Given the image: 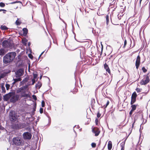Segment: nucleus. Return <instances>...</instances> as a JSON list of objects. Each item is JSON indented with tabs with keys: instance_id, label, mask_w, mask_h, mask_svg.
<instances>
[{
	"instance_id": "f257e3e1",
	"label": "nucleus",
	"mask_w": 150,
	"mask_h": 150,
	"mask_svg": "<svg viewBox=\"0 0 150 150\" xmlns=\"http://www.w3.org/2000/svg\"><path fill=\"white\" fill-rule=\"evenodd\" d=\"M29 84L26 85L18 89L16 91L17 93H21V97H30V95L28 92V87Z\"/></svg>"
},
{
	"instance_id": "f03ea898",
	"label": "nucleus",
	"mask_w": 150,
	"mask_h": 150,
	"mask_svg": "<svg viewBox=\"0 0 150 150\" xmlns=\"http://www.w3.org/2000/svg\"><path fill=\"white\" fill-rule=\"evenodd\" d=\"M16 56L15 52H11L6 54L3 58V62L5 64H7L12 61Z\"/></svg>"
},
{
	"instance_id": "7ed1b4c3",
	"label": "nucleus",
	"mask_w": 150,
	"mask_h": 150,
	"mask_svg": "<svg viewBox=\"0 0 150 150\" xmlns=\"http://www.w3.org/2000/svg\"><path fill=\"white\" fill-rule=\"evenodd\" d=\"M13 145H15L17 146H22L24 144V141L18 137H14L12 139Z\"/></svg>"
},
{
	"instance_id": "20e7f679",
	"label": "nucleus",
	"mask_w": 150,
	"mask_h": 150,
	"mask_svg": "<svg viewBox=\"0 0 150 150\" xmlns=\"http://www.w3.org/2000/svg\"><path fill=\"white\" fill-rule=\"evenodd\" d=\"M149 74L148 73L147 75H144V78L140 82V84L141 85H145L149 83L150 80L149 76Z\"/></svg>"
},
{
	"instance_id": "39448f33",
	"label": "nucleus",
	"mask_w": 150,
	"mask_h": 150,
	"mask_svg": "<svg viewBox=\"0 0 150 150\" xmlns=\"http://www.w3.org/2000/svg\"><path fill=\"white\" fill-rule=\"evenodd\" d=\"M26 125L25 123H20L15 124L13 125V128L15 129H19L25 127Z\"/></svg>"
},
{
	"instance_id": "423d86ee",
	"label": "nucleus",
	"mask_w": 150,
	"mask_h": 150,
	"mask_svg": "<svg viewBox=\"0 0 150 150\" xmlns=\"http://www.w3.org/2000/svg\"><path fill=\"white\" fill-rule=\"evenodd\" d=\"M9 118L11 122H14L16 121L17 119V115L15 111H10L9 115Z\"/></svg>"
},
{
	"instance_id": "0eeeda50",
	"label": "nucleus",
	"mask_w": 150,
	"mask_h": 150,
	"mask_svg": "<svg viewBox=\"0 0 150 150\" xmlns=\"http://www.w3.org/2000/svg\"><path fill=\"white\" fill-rule=\"evenodd\" d=\"M2 45L4 48L10 47L12 46L11 42L7 40H4L2 42Z\"/></svg>"
},
{
	"instance_id": "6e6552de",
	"label": "nucleus",
	"mask_w": 150,
	"mask_h": 150,
	"mask_svg": "<svg viewBox=\"0 0 150 150\" xmlns=\"http://www.w3.org/2000/svg\"><path fill=\"white\" fill-rule=\"evenodd\" d=\"M19 96L17 94L12 96L10 100V102L13 103H15L19 100Z\"/></svg>"
},
{
	"instance_id": "1a4fd4ad",
	"label": "nucleus",
	"mask_w": 150,
	"mask_h": 150,
	"mask_svg": "<svg viewBox=\"0 0 150 150\" xmlns=\"http://www.w3.org/2000/svg\"><path fill=\"white\" fill-rule=\"evenodd\" d=\"M23 138L24 139H30L32 137V135L28 132H24L23 134Z\"/></svg>"
},
{
	"instance_id": "9d476101",
	"label": "nucleus",
	"mask_w": 150,
	"mask_h": 150,
	"mask_svg": "<svg viewBox=\"0 0 150 150\" xmlns=\"http://www.w3.org/2000/svg\"><path fill=\"white\" fill-rule=\"evenodd\" d=\"M24 70L23 69H20L16 72V77H18L22 76L23 74Z\"/></svg>"
},
{
	"instance_id": "9b49d317",
	"label": "nucleus",
	"mask_w": 150,
	"mask_h": 150,
	"mask_svg": "<svg viewBox=\"0 0 150 150\" xmlns=\"http://www.w3.org/2000/svg\"><path fill=\"white\" fill-rule=\"evenodd\" d=\"M92 132L95 134V136H98L100 133L99 129L97 127H94L92 129Z\"/></svg>"
},
{
	"instance_id": "f8f14e48",
	"label": "nucleus",
	"mask_w": 150,
	"mask_h": 150,
	"mask_svg": "<svg viewBox=\"0 0 150 150\" xmlns=\"http://www.w3.org/2000/svg\"><path fill=\"white\" fill-rule=\"evenodd\" d=\"M141 57L139 55L137 57L135 62V66L136 69H138L140 63Z\"/></svg>"
},
{
	"instance_id": "ddd939ff",
	"label": "nucleus",
	"mask_w": 150,
	"mask_h": 150,
	"mask_svg": "<svg viewBox=\"0 0 150 150\" xmlns=\"http://www.w3.org/2000/svg\"><path fill=\"white\" fill-rule=\"evenodd\" d=\"M112 1V2L110 3L109 5V7L110 8H116L117 7L116 4V0H111Z\"/></svg>"
},
{
	"instance_id": "4468645a",
	"label": "nucleus",
	"mask_w": 150,
	"mask_h": 150,
	"mask_svg": "<svg viewBox=\"0 0 150 150\" xmlns=\"http://www.w3.org/2000/svg\"><path fill=\"white\" fill-rule=\"evenodd\" d=\"M104 68L106 71L108 72L109 74H110L111 72L110 69L108 65L106 63H105L104 64Z\"/></svg>"
},
{
	"instance_id": "2eb2a0df",
	"label": "nucleus",
	"mask_w": 150,
	"mask_h": 150,
	"mask_svg": "<svg viewBox=\"0 0 150 150\" xmlns=\"http://www.w3.org/2000/svg\"><path fill=\"white\" fill-rule=\"evenodd\" d=\"M12 94H13L12 93H9L6 95L4 97L5 99L6 100H7L10 99V98H11V97L12 96Z\"/></svg>"
},
{
	"instance_id": "dca6fc26",
	"label": "nucleus",
	"mask_w": 150,
	"mask_h": 150,
	"mask_svg": "<svg viewBox=\"0 0 150 150\" xmlns=\"http://www.w3.org/2000/svg\"><path fill=\"white\" fill-rule=\"evenodd\" d=\"M22 30L23 31V35L25 36H26L28 33V29L26 28H24Z\"/></svg>"
},
{
	"instance_id": "f3484780",
	"label": "nucleus",
	"mask_w": 150,
	"mask_h": 150,
	"mask_svg": "<svg viewBox=\"0 0 150 150\" xmlns=\"http://www.w3.org/2000/svg\"><path fill=\"white\" fill-rule=\"evenodd\" d=\"M112 144L111 141H109L108 143V148L109 150H110L112 148Z\"/></svg>"
},
{
	"instance_id": "a211bd4d",
	"label": "nucleus",
	"mask_w": 150,
	"mask_h": 150,
	"mask_svg": "<svg viewBox=\"0 0 150 150\" xmlns=\"http://www.w3.org/2000/svg\"><path fill=\"white\" fill-rule=\"evenodd\" d=\"M28 78L26 77L23 79L22 81H21L20 82V83L22 84L23 85L24 83L27 82L28 81Z\"/></svg>"
},
{
	"instance_id": "6ab92c4d",
	"label": "nucleus",
	"mask_w": 150,
	"mask_h": 150,
	"mask_svg": "<svg viewBox=\"0 0 150 150\" xmlns=\"http://www.w3.org/2000/svg\"><path fill=\"white\" fill-rule=\"evenodd\" d=\"M137 97V93L135 91H134L132 93L131 98L136 99Z\"/></svg>"
},
{
	"instance_id": "aec40b11",
	"label": "nucleus",
	"mask_w": 150,
	"mask_h": 150,
	"mask_svg": "<svg viewBox=\"0 0 150 150\" xmlns=\"http://www.w3.org/2000/svg\"><path fill=\"white\" fill-rule=\"evenodd\" d=\"M131 110H133V111H134L136 109L137 107V105H135V104H132L131 105Z\"/></svg>"
},
{
	"instance_id": "412c9836",
	"label": "nucleus",
	"mask_w": 150,
	"mask_h": 150,
	"mask_svg": "<svg viewBox=\"0 0 150 150\" xmlns=\"http://www.w3.org/2000/svg\"><path fill=\"white\" fill-rule=\"evenodd\" d=\"M28 40L25 38H24L22 40V42L24 45L25 46L27 44Z\"/></svg>"
},
{
	"instance_id": "4be33fe9",
	"label": "nucleus",
	"mask_w": 150,
	"mask_h": 150,
	"mask_svg": "<svg viewBox=\"0 0 150 150\" xmlns=\"http://www.w3.org/2000/svg\"><path fill=\"white\" fill-rule=\"evenodd\" d=\"M106 103L105 105H104L102 106L101 107L103 108L104 109H105L106 108H107V106L109 105L110 102L108 100H107L106 101Z\"/></svg>"
},
{
	"instance_id": "5701e85b",
	"label": "nucleus",
	"mask_w": 150,
	"mask_h": 150,
	"mask_svg": "<svg viewBox=\"0 0 150 150\" xmlns=\"http://www.w3.org/2000/svg\"><path fill=\"white\" fill-rule=\"evenodd\" d=\"M5 53L4 49L2 48L0 49V55L3 56L5 54Z\"/></svg>"
},
{
	"instance_id": "b1692460",
	"label": "nucleus",
	"mask_w": 150,
	"mask_h": 150,
	"mask_svg": "<svg viewBox=\"0 0 150 150\" xmlns=\"http://www.w3.org/2000/svg\"><path fill=\"white\" fill-rule=\"evenodd\" d=\"M42 86V83L41 82H38V83L36 84L35 87L37 88H40Z\"/></svg>"
},
{
	"instance_id": "393cba45",
	"label": "nucleus",
	"mask_w": 150,
	"mask_h": 150,
	"mask_svg": "<svg viewBox=\"0 0 150 150\" xmlns=\"http://www.w3.org/2000/svg\"><path fill=\"white\" fill-rule=\"evenodd\" d=\"M1 29L2 30H7L8 28L6 26L2 25L1 26Z\"/></svg>"
},
{
	"instance_id": "a878e982",
	"label": "nucleus",
	"mask_w": 150,
	"mask_h": 150,
	"mask_svg": "<svg viewBox=\"0 0 150 150\" xmlns=\"http://www.w3.org/2000/svg\"><path fill=\"white\" fill-rule=\"evenodd\" d=\"M136 101V99L131 98V101L130 102V104H133Z\"/></svg>"
},
{
	"instance_id": "bb28decb",
	"label": "nucleus",
	"mask_w": 150,
	"mask_h": 150,
	"mask_svg": "<svg viewBox=\"0 0 150 150\" xmlns=\"http://www.w3.org/2000/svg\"><path fill=\"white\" fill-rule=\"evenodd\" d=\"M13 80L16 83L17 82L21 81V78L19 77L17 79H13Z\"/></svg>"
},
{
	"instance_id": "cd10ccee",
	"label": "nucleus",
	"mask_w": 150,
	"mask_h": 150,
	"mask_svg": "<svg viewBox=\"0 0 150 150\" xmlns=\"http://www.w3.org/2000/svg\"><path fill=\"white\" fill-rule=\"evenodd\" d=\"M21 23V22H20L18 19H17L16 22V24L17 25H19Z\"/></svg>"
},
{
	"instance_id": "c85d7f7f",
	"label": "nucleus",
	"mask_w": 150,
	"mask_h": 150,
	"mask_svg": "<svg viewBox=\"0 0 150 150\" xmlns=\"http://www.w3.org/2000/svg\"><path fill=\"white\" fill-rule=\"evenodd\" d=\"M135 90L137 93H140L142 91V88H137L135 89Z\"/></svg>"
},
{
	"instance_id": "c756f323",
	"label": "nucleus",
	"mask_w": 150,
	"mask_h": 150,
	"mask_svg": "<svg viewBox=\"0 0 150 150\" xmlns=\"http://www.w3.org/2000/svg\"><path fill=\"white\" fill-rule=\"evenodd\" d=\"M120 7H123V8H121V11L122 12H124L125 10V6H121Z\"/></svg>"
},
{
	"instance_id": "7c9ffc66",
	"label": "nucleus",
	"mask_w": 150,
	"mask_h": 150,
	"mask_svg": "<svg viewBox=\"0 0 150 150\" xmlns=\"http://www.w3.org/2000/svg\"><path fill=\"white\" fill-rule=\"evenodd\" d=\"M5 5L4 3L3 2H0V6L1 7H4L5 6Z\"/></svg>"
},
{
	"instance_id": "2f4dec72",
	"label": "nucleus",
	"mask_w": 150,
	"mask_h": 150,
	"mask_svg": "<svg viewBox=\"0 0 150 150\" xmlns=\"http://www.w3.org/2000/svg\"><path fill=\"white\" fill-rule=\"evenodd\" d=\"M1 89L2 91L3 92L5 93V87H4V86H1Z\"/></svg>"
},
{
	"instance_id": "473e14b6",
	"label": "nucleus",
	"mask_w": 150,
	"mask_h": 150,
	"mask_svg": "<svg viewBox=\"0 0 150 150\" xmlns=\"http://www.w3.org/2000/svg\"><path fill=\"white\" fill-rule=\"evenodd\" d=\"M142 70L143 71L144 73H145L147 71V70L144 67H142Z\"/></svg>"
},
{
	"instance_id": "72a5a7b5",
	"label": "nucleus",
	"mask_w": 150,
	"mask_h": 150,
	"mask_svg": "<svg viewBox=\"0 0 150 150\" xmlns=\"http://www.w3.org/2000/svg\"><path fill=\"white\" fill-rule=\"evenodd\" d=\"M106 23L107 24H108L109 22V16L108 15H107L106 16Z\"/></svg>"
},
{
	"instance_id": "f704fd0d",
	"label": "nucleus",
	"mask_w": 150,
	"mask_h": 150,
	"mask_svg": "<svg viewBox=\"0 0 150 150\" xmlns=\"http://www.w3.org/2000/svg\"><path fill=\"white\" fill-rule=\"evenodd\" d=\"M125 143L124 142H122L120 144V146L121 147V148H125Z\"/></svg>"
},
{
	"instance_id": "c9c22d12",
	"label": "nucleus",
	"mask_w": 150,
	"mask_h": 150,
	"mask_svg": "<svg viewBox=\"0 0 150 150\" xmlns=\"http://www.w3.org/2000/svg\"><path fill=\"white\" fill-rule=\"evenodd\" d=\"M10 87V85L8 84H6V87L7 90H8Z\"/></svg>"
},
{
	"instance_id": "e433bc0d",
	"label": "nucleus",
	"mask_w": 150,
	"mask_h": 150,
	"mask_svg": "<svg viewBox=\"0 0 150 150\" xmlns=\"http://www.w3.org/2000/svg\"><path fill=\"white\" fill-rule=\"evenodd\" d=\"M91 145L93 148H95L96 146V144L95 143H92L91 144Z\"/></svg>"
},
{
	"instance_id": "4c0bfd02",
	"label": "nucleus",
	"mask_w": 150,
	"mask_h": 150,
	"mask_svg": "<svg viewBox=\"0 0 150 150\" xmlns=\"http://www.w3.org/2000/svg\"><path fill=\"white\" fill-rule=\"evenodd\" d=\"M41 105L42 107H44L45 106V102L44 100H42V101Z\"/></svg>"
},
{
	"instance_id": "58836bf2",
	"label": "nucleus",
	"mask_w": 150,
	"mask_h": 150,
	"mask_svg": "<svg viewBox=\"0 0 150 150\" xmlns=\"http://www.w3.org/2000/svg\"><path fill=\"white\" fill-rule=\"evenodd\" d=\"M127 43V41L126 39H125L124 41V46L123 47L124 48H125V47Z\"/></svg>"
},
{
	"instance_id": "ea45409f",
	"label": "nucleus",
	"mask_w": 150,
	"mask_h": 150,
	"mask_svg": "<svg viewBox=\"0 0 150 150\" xmlns=\"http://www.w3.org/2000/svg\"><path fill=\"white\" fill-rule=\"evenodd\" d=\"M32 97L33 99L36 100H37V98L36 96L35 95H33L32 96Z\"/></svg>"
},
{
	"instance_id": "a19ab883",
	"label": "nucleus",
	"mask_w": 150,
	"mask_h": 150,
	"mask_svg": "<svg viewBox=\"0 0 150 150\" xmlns=\"http://www.w3.org/2000/svg\"><path fill=\"white\" fill-rule=\"evenodd\" d=\"M33 79H36L37 76H38V75L36 74H33Z\"/></svg>"
},
{
	"instance_id": "79ce46f5",
	"label": "nucleus",
	"mask_w": 150,
	"mask_h": 150,
	"mask_svg": "<svg viewBox=\"0 0 150 150\" xmlns=\"http://www.w3.org/2000/svg\"><path fill=\"white\" fill-rule=\"evenodd\" d=\"M32 85H33L34 84V83H35V79H33L32 80Z\"/></svg>"
},
{
	"instance_id": "37998d69",
	"label": "nucleus",
	"mask_w": 150,
	"mask_h": 150,
	"mask_svg": "<svg viewBox=\"0 0 150 150\" xmlns=\"http://www.w3.org/2000/svg\"><path fill=\"white\" fill-rule=\"evenodd\" d=\"M101 116V114L100 113V112L98 111L97 113V117L98 118H99Z\"/></svg>"
},
{
	"instance_id": "c03bdc74",
	"label": "nucleus",
	"mask_w": 150,
	"mask_h": 150,
	"mask_svg": "<svg viewBox=\"0 0 150 150\" xmlns=\"http://www.w3.org/2000/svg\"><path fill=\"white\" fill-rule=\"evenodd\" d=\"M28 57L30 58L31 59H33V56L31 54H29Z\"/></svg>"
},
{
	"instance_id": "a18cd8bd",
	"label": "nucleus",
	"mask_w": 150,
	"mask_h": 150,
	"mask_svg": "<svg viewBox=\"0 0 150 150\" xmlns=\"http://www.w3.org/2000/svg\"><path fill=\"white\" fill-rule=\"evenodd\" d=\"M40 112L41 114L43 112V108H40Z\"/></svg>"
},
{
	"instance_id": "49530a36",
	"label": "nucleus",
	"mask_w": 150,
	"mask_h": 150,
	"mask_svg": "<svg viewBox=\"0 0 150 150\" xmlns=\"http://www.w3.org/2000/svg\"><path fill=\"white\" fill-rule=\"evenodd\" d=\"M134 111H133V110H131L129 112V115L130 116H131L132 114V113L133 112H134Z\"/></svg>"
},
{
	"instance_id": "de8ad7c7",
	"label": "nucleus",
	"mask_w": 150,
	"mask_h": 150,
	"mask_svg": "<svg viewBox=\"0 0 150 150\" xmlns=\"http://www.w3.org/2000/svg\"><path fill=\"white\" fill-rule=\"evenodd\" d=\"M44 51H43V52H42L41 53V54L39 56V59L40 58V57H41V56H42V55L43 54V53H44Z\"/></svg>"
},
{
	"instance_id": "09e8293b",
	"label": "nucleus",
	"mask_w": 150,
	"mask_h": 150,
	"mask_svg": "<svg viewBox=\"0 0 150 150\" xmlns=\"http://www.w3.org/2000/svg\"><path fill=\"white\" fill-rule=\"evenodd\" d=\"M6 11L5 10V9H0V11Z\"/></svg>"
},
{
	"instance_id": "8fccbe9b",
	"label": "nucleus",
	"mask_w": 150,
	"mask_h": 150,
	"mask_svg": "<svg viewBox=\"0 0 150 150\" xmlns=\"http://www.w3.org/2000/svg\"><path fill=\"white\" fill-rule=\"evenodd\" d=\"M79 50H81V49L82 50H83V49L84 50V47H79Z\"/></svg>"
},
{
	"instance_id": "3c124183",
	"label": "nucleus",
	"mask_w": 150,
	"mask_h": 150,
	"mask_svg": "<svg viewBox=\"0 0 150 150\" xmlns=\"http://www.w3.org/2000/svg\"><path fill=\"white\" fill-rule=\"evenodd\" d=\"M18 2H19L18 1H15L14 2H12L11 4H15V3H18Z\"/></svg>"
},
{
	"instance_id": "603ef678",
	"label": "nucleus",
	"mask_w": 150,
	"mask_h": 150,
	"mask_svg": "<svg viewBox=\"0 0 150 150\" xmlns=\"http://www.w3.org/2000/svg\"><path fill=\"white\" fill-rule=\"evenodd\" d=\"M95 121H96V124H97V122H98V120L97 119H96Z\"/></svg>"
},
{
	"instance_id": "864d4df0",
	"label": "nucleus",
	"mask_w": 150,
	"mask_h": 150,
	"mask_svg": "<svg viewBox=\"0 0 150 150\" xmlns=\"http://www.w3.org/2000/svg\"><path fill=\"white\" fill-rule=\"evenodd\" d=\"M142 0H140V1H139V6H140V5H141V2H142Z\"/></svg>"
},
{
	"instance_id": "5fc2aeb1",
	"label": "nucleus",
	"mask_w": 150,
	"mask_h": 150,
	"mask_svg": "<svg viewBox=\"0 0 150 150\" xmlns=\"http://www.w3.org/2000/svg\"><path fill=\"white\" fill-rule=\"evenodd\" d=\"M102 51H103V49H102V50H101V52L100 54V56H101V55H102Z\"/></svg>"
},
{
	"instance_id": "6e6d98bb",
	"label": "nucleus",
	"mask_w": 150,
	"mask_h": 150,
	"mask_svg": "<svg viewBox=\"0 0 150 150\" xmlns=\"http://www.w3.org/2000/svg\"><path fill=\"white\" fill-rule=\"evenodd\" d=\"M16 83L14 81L13 83H12V84L13 85H14Z\"/></svg>"
},
{
	"instance_id": "4d7b16f0",
	"label": "nucleus",
	"mask_w": 150,
	"mask_h": 150,
	"mask_svg": "<svg viewBox=\"0 0 150 150\" xmlns=\"http://www.w3.org/2000/svg\"><path fill=\"white\" fill-rule=\"evenodd\" d=\"M128 0V1H129L130 2H131L132 1V0Z\"/></svg>"
},
{
	"instance_id": "13d9d810",
	"label": "nucleus",
	"mask_w": 150,
	"mask_h": 150,
	"mask_svg": "<svg viewBox=\"0 0 150 150\" xmlns=\"http://www.w3.org/2000/svg\"><path fill=\"white\" fill-rule=\"evenodd\" d=\"M125 148H121V150H124Z\"/></svg>"
},
{
	"instance_id": "bf43d9fd",
	"label": "nucleus",
	"mask_w": 150,
	"mask_h": 150,
	"mask_svg": "<svg viewBox=\"0 0 150 150\" xmlns=\"http://www.w3.org/2000/svg\"><path fill=\"white\" fill-rule=\"evenodd\" d=\"M3 13H6V11H3Z\"/></svg>"
},
{
	"instance_id": "052dcab7",
	"label": "nucleus",
	"mask_w": 150,
	"mask_h": 150,
	"mask_svg": "<svg viewBox=\"0 0 150 150\" xmlns=\"http://www.w3.org/2000/svg\"><path fill=\"white\" fill-rule=\"evenodd\" d=\"M42 76H41L40 77V79H41L42 78Z\"/></svg>"
},
{
	"instance_id": "680f3d73",
	"label": "nucleus",
	"mask_w": 150,
	"mask_h": 150,
	"mask_svg": "<svg viewBox=\"0 0 150 150\" xmlns=\"http://www.w3.org/2000/svg\"><path fill=\"white\" fill-rule=\"evenodd\" d=\"M3 77L1 76H0V78H2Z\"/></svg>"
},
{
	"instance_id": "e2e57ef3",
	"label": "nucleus",
	"mask_w": 150,
	"mask_h": 150,
	"mask_svg": "<svg viewBox=\"0 0 150 150\" xmlns=\"http://www.w3.org/2000/svg\"><path fill=\"white\" fill-rule=\"evenodd\" d=\"M104 148V147H103V149Z\"/></svg>"
},
{
	"instance_id": "0e129e2a",
	"label": "nucleus",
	"mask_w": 150,
	"mask_h": 150,
	"mask_svg": "<svg viewBox=\"0 0 150 150\" xmlns=\"http://www.w3.org/2000/svg\"><path fill=\"white\" fill-rule=\"evenodd\" d=\"M149 4H150V2H149Z\"/></svg>"
}]
</instances>
